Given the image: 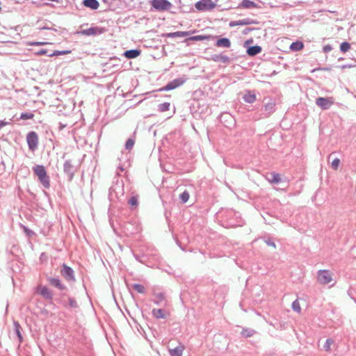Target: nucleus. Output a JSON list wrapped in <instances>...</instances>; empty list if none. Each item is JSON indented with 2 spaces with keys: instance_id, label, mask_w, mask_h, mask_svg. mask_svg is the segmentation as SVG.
<instances>
[{
  "instance_id": "nucleus-1",
  "label": "nucleus",
  "mask_w": 356,
  "mask_h": 356,
  "mask_svg": "<svg viewBox=\"0 0 356 356\" xmlns=\"http://www.w3.org/2000/svg\"><path fill=\"white\" fill-rule=\"evenodd\" d=\"M34 174L38 177L42 185L48 188L49 187V179L43 165H36L33 168Z\"/></svg>"
},
{
  "instance_id": "nucleus-2",
  "label": "nucleus",
  "mask_w": 356,
  "mask_h": 356,
  "mask_svg": "<svg viewBox=\"0 0 356 356\" xmlns=\"http://www.w3.org/2000/svg\"><path fill=\"white\" fill-rule=\"evenodd\" d=\"M150 3L154 10L159 12L169 10L172 6L168 0H152Z\"/></svg>"
},
{
  "instance_id": "nucleus-3",
  "label": "nucleus",
  "mask_w": 356,
  "mask_h": 356,
  "mask_svg": "<svg viewBox=\"0 0 356 356\" xmlns=\"http://www.w3.org/2000/svg\"><path fill=\"white\" fill-rule=\"evenodd\" d=\"M332 275L327 270H320L317 273V281L321 284H328L334 281Z\"/></svg>"
},
{
  "instance_id": "nucleus-4",
  "label": "nucleus",
  "mask_w": 356,
  "mask_h": 356,
  "mask_svg": "<svg viewBox=\"0 0 356 356\" xmlns=\"http://www.w3.org/2000/svg\"><path fill=\"white\" fill-rule=\"evenodd\" d=\"M216 3L211 0H202L197 2L195 7L200 11L211 10L215 8Z\"/></svg>"
},
{
  "instance_id": "nucleus-5",
  "label": "nucleus",
  "mask_w": 356,
  "mask_h": 356,
  "mask_svg": "<svg viewBox=\"0 0 356 356\" xmlns=\"http://www.w3.org/2000/svg\"><path fill=\"white\" fill-rule=\"evenodd\" d=\"M316 104L323 110L328 109L334 104L332 97H318L316 100Z\"/></svg>"
},
{
  "instance_id": "nucleus-6",
  "label": "nucleus",
  "mask_w": 356,
  "mask_h": 356,
  "mask_svg": "<svg viewBox=\"0 0 356 356\" xmlns=\"http://www.w3.org/2000/svg\"><path fill=\"white\" fill-rule=\"evenodd\" d=\"M26 140L29 145V148L34 151L37 147L38 143V137L35 132L31 131L26 136Z\"/></svg>"
},
{
  "instance_id": "nucleus-7",
  "label": "nucleus",
  "mask_w": 356,
  "mask_h": 356,
  "mask_svg": "<svg viewBox=\"0 0 356 356\" xmlns=\"http://www.w3.org/2000/svg\"><path fill=\"white\" fill-rule=\"evenodd\" d=\"M36 291L47 300H50L52 299V293L47 286H38Z\"/></svg>"
},
{
  "instance_id": "nucleus-8",
  "label": "nucleus",
  "mask_w": 356,
  "mask_h": 356,
  "mask_svg": "<svg viewBox=\"0 0 356 356\" xmlns=\"http://www.w3.org/2000/svg\"><path fill=\"white\" fill-rule=\"evenodd\" d=\"M61 274L67 280H74L73 270L71 268L67 266L66 265L63 266Z\"/></svg>"
},
{
  "instance_id": "nucleus-9",
  "label": "nucleus",
  "mask_w": 356,
  "mask_h": 356,
  "mask_svg": "<svg viewBox=\"0 0 356 356\" xmlns=\"http://www.w3.org/2000/svg\"><path fill=\"white\" fill-rule=\"evenodd\" d=\"M254 21L251 19L246 18L238 21H232L229 23V26L231 27L236 26H243V25H249L254 24Z\"/></svg>"
},
{
  "instance_id": "nucleus-10",
  "label": "nucleus",
  "mask_w": 356,
  "mask_h": 356,
  "mask_svg": "<svg viewBox=\"0 0 356 356\" xmlns=\"http://www.w3.org/2000/svg\"><path fill=\"white\" fill-rule=\"evenodd\" d=\"M184 350V346L182 344H179L178 346L175 348L169 349V353L170 356H181L183 354V351Z\"/></svg>"
},
{
  "instance_id": "nucleus-11",
  "label": "nucleus",
  "mask_w": 356,
  "mask_h": 356,
  "mask_svg": "<svg viewBox=\"0 0 356 356\" xmlns=\"http://www.w3.org/2000/svg\"><path fill=\"white\" fill-rule=\"evenodd\" d=\"M48 282L54 286L58 288L60 290L65 289V286L61 284L60 280L54 277L48 278Z\"/></svg>"
},
{
  "instance_id": "nucleus-12",
  "label": "nucleus",
  "mask_w": 356,
  "mask_h": 356,
  "mask_svg": "<svg viewBox=\"0 0 356 356\" xmlns=\"http://www.w3.org/2000/svg\"><path fill=\"white\" fill-rule=\"evenodd\" d=\"M83 5L92 10L97 9L99 6V2L97 0H84Z\"/></svg>"
},
{
  "instance_id": "nucleus-13",
  "label": "nucleus",
  "mask_w": 356,
  "mask_h": 356,
  "mask_svg": "<svg viewBox=\"0 0 356 356\" xmlns=\"http://www.w3.org/2000/svg\"><path fill=\"white\" fill-rule=\"evenodd\" d=\"M140 54V51L137 49H131L126 51L124 54V56L127 58H135L138 57Z\"/></svg>"
},
{
  "instance_id": "nucleus-14",
  "label": "nucleus",
  "mask_w": 356,
  "mask_h": 356,
  "mask_svg": "<svg viewBox=\"0 0 356 356\" xmlns=\"http://www.w3.org/2000/svg\"><path fill=\"white\" fill-rule=\"evenodd\" d=\"M267 179L269 182L275 184H277L281 181L280 174L275 172L270 173L269 175H268Z\"/></svg>"
},
{
  "instance_id": "nucleus-15",
  "label": "nucleus",
  "mask_w": 356,
  "mask_h": 356,
  "mask_svg": "<svg viewBox=\"0 0 356 356\" xmlns=\"http://www.w3.org/2000/svg\"><path fill=\"white\" fill-rule=\"evenodd\" d=\"M216 45L220 47L228 48L231 45V42L228 38H221L217 40Z\"/></svg>"
},
{
  "instance_id": "nucleus-16",
  "label": "nucleus",
  "mask_w": 356,
  "mask_h": 356,
  "mask_svg": "<svg viewBox=\"0 0 356 356\" xmlns=\"http://www.w3.org/2000/svg\"><path fill=\"white\" fill-rule=\"evenodd\" d=\"M261 51V48L259 46H253L250 47L248 49L247 53L250 56H255L260 53Z\"/></svg>"
},
{
  "instance_id": "nucleus-17",
  "label": "nucleus",
  "mask_w": 356,
  "mask_h": 356,
  "mask_svg": "<svg viewBox=\"0 0 356 356\" xmlns=\"http://www.w3.org/2000/svg\"><path fill=\"white\" fill-rule=\"evenodd\" d=\"M243 99L245 102L253 103L256 100V95L254 93L248 92L244 95Z\"/></svg>"
},
{
  "instance_id": "nucleus-18",
  "label": "nucleus",
  "mask_w": 356,
  "mask_h": 356,
  "mask_svg": "<svg viewBox=\"0 0 356 356\" xmlns=\"http://www.w3.org/2000/svg\"><path fill=\"white\" fill-rule=\"evenodd\" d=\"M275 102L272 100H268V102L265 103L264 108L265 111L268 113H271L274 111Z\"/></svg>"
},
{
  "instance_id": "nucleus-19",
  "label": "nucleus",
  "mask_w": 356,
  "mask_h": 356,
  "mask_svg": "<svg viewBox=\"0 0 356 356\" xmlns=\"http://www.w3.org/2000/svg\"><path fill=\"white\" fill-rule=\"evenodd\" d=\"M240 6L242 7V8H255L256 7V3H254L253 1H250V0H243L241 2Z\"/></svg>"
},
{
  "instance_id": "nucleus-20",
  "label": "nucleus",
  "mask_w": 356,
  "mask_h": 356,
  "mask_svg": "<svg viewBox=\"0 0 356 356\" xmlns=\"http://www.w3.org/2000/svg\"><path fill=\"white\" fill-rule=\"evenodd\" d=\"M242 335L245 337H250L255 334V331L250 328H244L241 332Z\"/></svg>"
},
{
  "instance_id": "nucleus-21",
  "label": "nucleus",
  "mask_w": 356,
  "mask_h": 356,
  "mask_svg": "<svg viewBox=\"0 0 356 356\" xmlns=\"http://www.w3.org/2000/svg\"><path fill=\"white\" fill-rule=\"evenodd\" d=\"M302 48L303 44L301 42H293L290 46V49L293 51H299Z\"/></svg>"
},
{
  "instance_id": "nucleus-22",
  "label": "nucleus",
  "mask_w": 356,
  "mask_h": 356,
  "mask_svg": "<svg viewBox=\"0 0 356 356\" xmlns=\"http://www.w3.org/2000/svg\"><path fill=\"white\" fill-rule=\"evenodd\" d=\"M14 327H15L16 334L17 335V337H18L19 341L21 342L22 341V334L20 332L21 327H20L19 324L16 321L14 322Z\"/></svg>"
},
{
  "instance_id": "nucleus-23",
  "label": "nucleus",
  "mask_w": 356,
  "mask_h": 356,
  "mask_svg": "<svg viewBox=\"0 0 356 356\" xmlns=\"http://www.w3.org/2000/svg\"><path fill=\"white\" fill-rule=\"evenodd\" d=\"M132 288L140 293H144L145 292V286L139 284H133Z\"/></svg>"
},
{
  "instance_id": "nucleus-24",
  "label": "nucleus",
  "mask_w": 356,
  "mask_h": 356,
  "mask_svg": "<svg viewBox=\"0 0 356 356\" xmlns=\"http://www.w3.org/2000/svg\"><path fill=\"white\" fill-rule=\"evenodd\" d=\"M152 313H153L154 316H155L157 318H164V312L163 309H153Z\"/></svg>"
},
{
  "instance_id": "nucleus-25",
  "label": "nucleus",
  "mask_w": 356,
  "mask_h": 356,
  "mask_svg": "<svg viewBox=\"0 0 356 356\" xmlns=\"http://www.w3.org/2000/svg\"><path fill=\"white\" fill-rule=\"evenodd\" d=\"M334 341L331 339H327L323 345V349L325 351H330L331 349V346L333 344Z\"/></svg>"
},
{
  "instance_id": "nucleus-26",
  "label": "nucleus",
  "mask_w": 356,
  "mask_h": 356,
  "mask_svg": "<svg viewBox=\"0 0 356 356\" xmlns=\"http://www.w3.org/2000/svg\"><path fill=\"white\" fill-rule=\"evenodd\" d=\"M170 103L165 102L159 105V110L161 112H164L170 109Z\"/></svg>"
},
{
  "instance_id": "nucleus-27",
  "label": "nucleus",
  "mask_w": 356,
  "mask_h": 356,
  "mask_svg": "<svg viewBox=\"0 0 356 356\" xmlns=\"http://www.w3.org/2000/svg\"><path fill=\"white\" fill-rule=\"evenodd\" d=\"M71 51L66 50V51H54L52 54H49V56L52 57L54 56H60V55H65L70 54Z\"/></svg>"
},
{
  "instance_id": "nucleus-28",
  "label": "nucleus",
  "mask_w": 356,
  "mask_h": 356,
  "mask_svg": "<svg viewBox=\"0 0 356 356\" xmlns=\"http://www.w3.org/2000/svg\"><path fill=\"white\" fill-rule=\"evenodd\" d=\"M189 197H190L189 193L186 191H184L179 195L180 200H181V202L183 203H186L188 200Z\"/></svg>"
},
{
  "instance_id": "nucleus-29",
  "label": "nucleus",
  "mask_w": 356,
  "mask_h": 356,
  "mask_svg": "<svg viewBox=\"0 0 356 356\" xmlns=\"http://www.w3.org/2000/svg\"><path fill=\"white\" fill-rule=\"evenodd\" d=\"M292 308H293V311H295L298 313H300L301 307H300V303L298 300H296L295 301H293V302L292 303Z\"/></svg>"
},
{
  "instance_id": "nucleus-30",
  "label": "nucleus",
  "mask_w": 356,
  "mask_h": 356,
  "mask_svg": "<svg viewBox=\"0 0 356 356\" xmlns=\"http://www.w3.org/2000/svg\"><path fill=\"white\" fill-rule=\"evenodd\" d=\"M350 48V45L348 42H343L341 44V46H340V49L341 51L343 52H346L348 51Z\"/></svg>"
},
{
  "instance_id": "nucleus-31",
  "label": "nucleus",
  "mask_w": 356,
  "mask_h": 356,
  "mask_svg": "<svg viewBox=\"0 0 356 356\" xmlns=\"http://www.w3.org/2000/svg\"><path fill=\"white\" fill-rule=\"evenodd\" d=\"M188 35V33L187 32H184V31H177V32H175V33H170L169 34V36L170 37H184V36H186Z\"/></svg>"
},
{
  "instance_id": "nucleus-32",
  "label": "nucleus",
  "mask_w": 356,
  "mask_h": 356,
  "mask_svg": "<svg viewBox=\"0 0 356 356\" xmlns=\"http://www.w3.org/2000/svg\"><path fill=\"white\" fill-rule=\"evenodd\" d=\"M34 115L31 113H23L21 114L20 118L22 120H29L33 118Z\"/></svg>"
},
{
  "instance_id": "nucleus-33",
  "label": "nucleus",
  "mask_w": 356,
  "mask_h": 356,
  "mask_svg": "<svg viewBox=\"0 0 356 356\" xmlns=\"http://www.w3.org/2000/svg\"><path fill=\"white\" fill-rule=\"evenodd\" d=\"M340 164V160L339 159H334L331 163V166L333 169L337 170Z\"/></svg>"
},
{
  "instance_id": "nucleus-34",
  "label": "nucleus",
  "mask_w": 356,
  "mask_h": 356,
  "mask_svg": "<svg viewBox=\"0 0 356 356\" xmlns=\"http://www.w3.org/2000/svg\"><path fill=\"white\" fill-rule=\"evenodd\" d=\"M176 88V86L174 85L173 82L171 81L170 83H168L164 88L163 90H172V89H175Z\"/></svg>"
},
{
  "instance_id": "nucleus-35",
  "label": "nucleus",
  "mask_w": 356,
  "mask_h": 356,
  "mask_svg": "<svg viewBox=\"0 0 356 356\" xmlns=\"http://www.w3.org/2000/svg\"><path fill=\"white\" fill-rule=\"evenodd\" d=\"M134 144V141L132 139H129L125 144V147L127 149H130L133 147Z\"/></svg>"
},
{
  "instance_id": "nucleus-36",
  "label": "nucleus",
  "mask_w": 356,
  "mask_h": 356,
  "mask_svg": "<svg viewBox=\"0 0 356 356\" xmlns=\"http://www.w3.org/2000/svg\"><path fill=\"white\" fill-rule=\"evenodd\" d=\"M48 44L47 42H28L27 45H32V46H41Z\"/></svg>"
},
{
  "instance_id": "nucleus-37",
  "label": "nucleus",
  "mask_w": 356,
  "mask_h": 356,
  "mask_svg": "<svg viewBox=\"0 0 356 356\" xmlns=\"http://www.w3.org/2000/svg\"><path fill=\"white\" fill-rule=\"evenodd\" d=\"M172 82H173L174 85L176 86V88H177L178 86H179L184 83V80L181 79H177L173 80Z\"/></svg>"
},
{
  "instance_id": "nucleus-38",
  "label": "nucleus",
  "mask_w": 356,
  "mask_h": 356,
  "mask_svg": "<svg viewBox=\"0 0 356 356\" xmlns=\"http://www.w3.org/2000/svg\"><path fill=\"white\" fill-rule=\"evenodd\" d=\"M129 203L131 206H137L138 205V198L136 197H132L129 201Z\"/></svg>"
},
{
  "instance_id": "nucleus-39",
  "label": "nucleus",
  "mask_w": 356,
  "mask_h": 356,
  "mask_svg": "<svg viewBox=\"0 0 356 356\" xmlns=\"http://www.w3.org/2000/svg\"><path fill=\"white\" fill-rule=\"evenodd\" d=\"M71 169V164L69 161H66L64 164V170L65 172H70Z\"/></svg>"
},
{
  "instance_id": "nucleus-40",
  "label": "nucleus",
  "mask_w": 356,
  "mask_h": 356,
  "mask_svg": "<svg viewBox=\"0 0 356 356\" xmlns=\"http://www.w3.org/2000/svg\"><path fill=\"white\" fill-rule=\"evenodd\" d=\"M70 305L71 307H76V302L74 300H70Z\"/></svg>"
},
{
  "instance_id": "nucleus-41",
  "label": "nucleus",
  "mask_w": 356,
  "mask_h": 356,
  "mask_svg": "<svg viewBox=\"0 0 356 356\" xmlns=\"http://www.w3.org/2000/svg\"><path fill=\"white\" fill-rule=\"evenodd\" d=\"M47 54V50H45V49L40 50L39 51L35 53V54H37V55H43V54Z\"/></svg>"
},
{
  "instance_id": "nucleus-42",
  "label": "nucleus",
  "mask_w": 356,
  "mask_h": 356,
  "mask_svg": "<svg viewBox=\"0 0 356 356\" xmlns=\"http://www.w3.org/2000/svg\"><path fill=\"white\" fill-rule=\"evenodd\" d=\"M331 49H332V48H331V47H330V46H329V45H327V46H325V47H324V51H325V52H328V51H331Z\"/></svg>"
},
{
  "instance_id": "nucleus-43",
  "label": "nucleus",
  "mask_w": 356,
  "mask_h": 356,
  "mask_svg": "<svg viewBox=\"0 0 356 356\" xmlns=\"http://www.w3.org/2000/svg\"><path fill=\"white\" fill-rule=\"evenodd\" d=\"M6 124H7V122H6L3 120H0V129L5 127Z\"/></svg>"
},
{
  "instance_id": "nucleus-44",
  "label": "nucleus",
  "mask_w": 356,
  "mask_h": 356,
  "mask_svg": "<svg viewBox=\"0 0 356 356\" xmlns=\"http://www.w3.org/2000/svg\"><path fill=\"white\" fill-rule=\"evenodd\" d=\"M266 243L270 245V246H272L273 248H275V244L273 243V242H271L270 241H266Z\"/></svg>"
},
{
  "instance_id": "nucleus-45",
  "label": "nucleus",
  "mask_w": 356,
  "mask_h": 356,
  "mask_svg": "<svg viewBox=\"0 0 356 356\" xmlns=\"http://www.w3.org/2000/svg\"><path fill=\"white\" fill-rule=\"evenodd\" d=\"M88 31H89L90 33H93L92 29H89V30H88Z\"/></svg>"
}]
</instances>
